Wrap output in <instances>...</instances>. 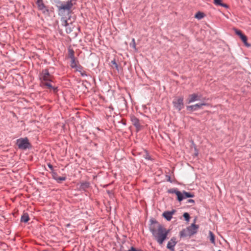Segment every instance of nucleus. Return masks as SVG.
Listing matches in <instances>:
<instances>
[{
  "instance_id": "nucleus-1",
  "label": "nucleus",
  "mask_w": 251,
  "mask_h": 251,
  "mask_svg": "<svg viewBox=\"0 0 251 251\" xmlns=\"http://www.w3.org/2000/svg\"><path fill=\"white\" fill-rule=\"evenodd\" d=\"M150 230L157 243L160 245L163 244L169 233V230L160 224L151 225L150 226Z\"/></svg>"
},
{
  "instance_id": "nucleus-2",
  "label": "nucleus",
  "mask_w": 251,
  "mask_h": 251,
  "mask_svg": "<svg viewBox=\"0 0 251 251\" xmlns=\"http://www.w3.org/2000/svg\"><path fill=\"white\" fill-rule=\"evenodd\" d=\"M74 0H69L66 2H60L57 5L59 15L61 16H65L66 15H69L71 12L74 3Z\"/></svg>"
},
{
  "instance_id": "nucleus-3",
  "label": "nucleus",
  "mask_w": 251,
  "mask_h": 251,
  "mask_svg": "<svg viewBox=\"0 0 251 251\" xmlns=\"http://www.w3.org/2000/svg\"><path fill=\"white\" fill-rule=\"evenodd\" d=\"M196 220L191 226H188L185 229H183L180 232V236L182 237L187 236H192L197 232L199 229V226L195 224Z\"/></svg>"
},
{
  "instance_id": "nucleus-4",
  "label": "nucleus",
  "mask_w": 251,
  "mask_h": 251,
  "mask_svg": "<svg viewBox=\"0 0 251 251\" xmlns=\"http://www.w3.org/2000/svg\"><path fill=\"white\" fill-rule=\"evenodd\" d=\"M40 79L41 82V85L43 86H46L49 89H55L50 83L51 81V76L47 70L42 71L40 75Z\"/></svg>"
},
{
  "instance_id": "nucleus-5",
  "label": "nucleus",
  "mask_w": 251,
  "mask_h": 251,
  "mask_svg": "<svg viewBox=\"0 0 251 251\" xmlns=\"http://www.w3.org/2000/svg\"><path fill=\"white\" fill-rule=\"evenodd\" d=\"M171 193H174L176 194L177 196V200L178 201H182L184 199L187 198H193L194 197V195L192 194L189 192H187L186 191H183L182 193L177 190H172L169 191Z\"/></svg>"
},
{
  "instance_id": "nucleus-6",
  "label": "nucleus",
  "mask_w": 251,
  "mask_h": 251,
  "mask_svg": "<svg viewBox=\"0 0 251 251\" xmlns=\"http://www.w3.org/2000/svg\"><path fill=\"white\" fill-rule=\"evenodd\" d=\"M16 144L19 149L22 150H26L30 147V143L26 137L17 139Z\"/></svg>"
},
{
  "instance_id": "nucleus-7",
  "label": "nucleus",
  "mask_w": 251,
  "mask_h": 251,
  "mask_svg": "<svg viewBox=\"0 0 251 251\" xmlns=\"http://www.w3.org/2000/svg\"><path fill=\"white\" fill-rule=\"evenodd\" d=\"M173 104L175 108L180 111L184 106L183 98L180 97L173 101Z\"/></svg>"
},
{
  "instance_id": "nucleus-8",
  "label": "nucleus",
  "mask_w": 251,
  "mask_h": 251,
  "mask_svg": "<svg viewBox=\"0 0 251 251\" xmlns=\"http://www.w3.org/2000/svg\"><path fill=\"white\" fill-rule=\"evenodd\" d=\"M38 8L39 10L41 11L44 14H48L49 10L45 6L42 0H37L36 2Z\"/></svg>"
},
{
  "instance_id": "nucleus-9",
  "label": "nucleus",
  "mask_w": 251,
  "mask_h": 251,
  "mask_svg": "<svg viewBox=\"0 0 251 251\" xmlns=\"http://www.w3.org/2000/svg\"><path fill=\"white\" fill-rule=\"evenodd\" d=\"M175 212L176 210L174 209L171 211H166L163 212L162 216L167 221H170Z\"/></svg>"
},
{
  "instance_id": "nucleus-10",
  "label": "nucleus",
  "mask_w": 251,
  "mask_h": 251,
  "mask_svg": "<svg viewBox=\"0 0 251 251\" xmlns=\"http://www.w3.org/2000/svg\"><path fill=\"white\" fill-rule=\"evenodd\" d=\"M130 120L132 122V124L136 128V129L139 130L140 129L141 126L139 123V120L138 118H137L134 115H132L130 116Z\"/></svg>"
},
{
  "instance_id": "nucleus-11",
  "label": "nucleus",
  "mask_w": 251,
  "mask_h": 251,
  "mask_svg": "<svg viewBox=\"0 0 251 251\" xmlns=\"http://www.w3.org/2000/svg\"><path fill=\"white\" fill-rule=\"evenodd\" d=\"M235 33L237 35H238L240 37L241 39L242 40V41L243 42V43L246 46H247V47L250 46V45L247 43V37L245 35L242 34V32H241V31L236 29L235 30Z\"/></svg>"
},
{
  "instance_id": "nucleus-12",
  "label": "nucleus",
  "mask_w": 251,
  "mask_h": 251,
  "mask_svg": "<svg viewBox=\"0 0 251 251\" xmlns=\"http://www.w3.org/2000/svg\"><path fill=\"white\" fill-rule=\"evenodd\" d=\"M176 244L175 238H172L170 241L168 242L167 247L168 249L172 251H174V247Z\"/></svg>"
},
{
  "instance_id": "nucleus-13",
  "label": "nucleus",
  "mask_w": 251,
  "mask_h": 251,
  "mask_svg": "<svg viewBox=\"0 0 251 251\" xmlns=\"http://www.w3.org/2000/svg\"><path fill=\"white\" fill-rule=\"evenodd\" d=\"M189 98L188 100V103H190L200 100V97L197 94L194 93L189 95Z\"/></svg>"
},
{
  "instance_id": "nucleus-14",
  "label": "nucleus",
  "mask_w": 251,
  "mask_h": 251,
  "mask_svg": "<svg viewBox=\"0 0 251 251\" xmlns=\"http://www.w3.org/2000/svg\"><path fill=\"white\" fill-rule=\"evenodd\" d=\"M213 3L216 6H220L226 9H228L229 8V6L227 4L223 3L222 0H213Z\"/></svg>"
},
{
  "instance_id": "nucleus-15",
  "label": "nucleus",
  "mask_w": 251,
  "mask_h": 251,
  "mask_svg": "<svg viewBox=\"0 0 251 251\" xmlns=\"http://www.w3.org/2000/svg\"><path fill=\"white\" fill-rule=\"evenodd\" d=\"M199 108H200L199 103L187 106V109L188 110L196 111Z\"/></svg>"
},
{
  "instance_id": "nucleus-16",
  "label": "nucleus",
  "mask_w": 251,
  "mask_h": 251,
  "mask_svg": "<svg viewBox=\"0 0 251 251\" xmlns=\"http://www.w3.org/2000/svg\"><path fill=\"white\" fill-rule=\"evenodd\" d=\"M29 220L27 213H24L21 217V221L24 223L27 222Z\"/></svg>"
},
{
  "instance_id": "nucleus-17",
  "label": "nucleus",
  "mask_w": 251,
  "mask_h": 251,
  "mask_svg": "<svg viewBox=\"0 0 251 251\" xmlns=\"http://www.w3.org/2000/svg\"><path fill=\"white\" fill-rule=\"evenodd\" d=\"M204 16L205 14L199 11L195 14V17L198 20H201L204 18Z\"/></svg>"
},
{
  "instance_id": "nucleus-18",
  "label": "nucleus",
  "mask_w": 251,
  "mask_h": 251,
  "mask_svg": "<svg viewBox=\"0 0 251 251\" xmlns=\"http://www.w3.org/2000/svg\"><path fill=\"white\" fill-rule=\"evenodd\" d=\"M53 178L58 183H60L62 181H64L66 179V177L65 176L57 177L53 176Z\"/></svg>"
},
{
  "instance_id": "nucleus-19",
  "label": "nucleus",
  "mask_w": 251,
  "mask_h": 251,
  "mask_svg": "<svg viewBox=\"0 0 251 251\" xmlns=\"http://www.w3.org/2000/svg\"><path fill=\"white\" fill-rule=\"evenodd\" d=\"M71 67L72 68H75V67H77V63L75 61V59H71Z\"/></svg>"
},
{
  "instance_id": "nucleus-20",
  "label": "nucleus",
  "mask_w": 251,
  "mask_h": 251,
  "mask_svg": "<svg viewBox=\"0 0 251 251\" xmlns=\"http://www.w3.org/2000/svg\"><path fill=\"white\" fill-rule=\"evenodd\" d=\"M65 26H66V31L67 32V33H70L71 32H72V30L71 29V27H68L67 26L69 25V24H68L67 21H65L64 22V25H63Z\"/></svg>"
},
{
  "instance_id": "nucleus-21",
  "label": "nucleus",
  "mask_w": 251,
  "mask_h": 251,
  "mask_svg": "<svg viewBox=\"0 0 251 251\" xmlns=\"http://www.w3.org/2000/svg\"><path fill=\"white\" fill-rule=\"evenodd\" d=\"M69 55L71 59L75 58L74 51L72 49L69 50Z\"/></svg>"
},
{
  "instance_id": "nucleus-22",
  "label": "nucleus",
  "mask_w": 251,
  "mask_h": 251,
  "mask_svg": "<svg viewBox=\"0 0 251 251\" xmlns=\"http://www.w3.org/2000/svg\"><path fill=\"white\" fill-rule=\"evenodd\" d=\"M192 145L194 148V151H195V155L196 156H197L199 154V151L197 149V147H196V145L195 144L194 142L193 141L192 142Z\"/></svg>"
},
{
  "instance_id": "nucleus-23",
  "label": "nucleus",
  "mask_w": 251,
  "mask_h": 251,
  "mask_svg": "<svg viewBox=\"0 0 251 251\" xmlns=\"http://www.w3.org/2000/svg\"><path fill=\"white\" fill-rule=\"evenodd\" d=\"M209 235H210V240L211 243H215V236L213 234V233L211 231H209Z\"/></svg>"
},
{
  "instance_id": "nucleus-24",
  "label": "nucleus",
  "mask_w": 251,
  "mask_h": 251,
  "mask_svg": "<svg viewBox=\"0 0 251 251\" xmlns=\"http://www.w3.org/2000/svg\"><path fill=\"white\" fill-rule=\"evenodd\" d=\"M183 217L184 218L185 220L187 222H188L189 221V220H190V215L189 214L187 213V212H185L183 214Z\"/></svg>"
},
{
  "instance_id": "nucleus-25",
  "label": "nucleus",
  "mask_w": 251,
  "mask_h": 251,
  "mask_svg": "<svg viewBox=\"0 0 251 251\" xmlns=\"http://www.w3.org/2000/svg\"><path fill=\"white\" fill-rule=\"evenodd\" d=\"M111 63H112L115 66V68L117 70H119V66L117 63L116 62L115 59H114L112 61H111Z\"/></svg>"
},
{
  "instance_id": "nucleus-26",
  "label": "nucleus",
  "mask_w": 251,
  "mask_h": 251,
  "mask_svg": "<svg viewBox=\"0 0 251 251\" xmlns=\"http://www.w3.org/2000/svg\"><path fill=\"white\" fill-rule=\"evenodd\" d=\"M76 69V71L79 72H81V71L82 70V67L80 65H77V67L75 68Z\"/></svg>"
},
{
  "instance_id": "nucleus-27",
  "label": "nucleus",
  "mask_w": 251,
  "mask_h": 251,
  "mask_svg": "<svg viewBox=\"0 0 251 251\" xmlns=\"http://www.w3.org/2000/svg\"><path fill=\"white\" fill-rule=\"evenodd\" d=\"M80 75L82 76H87V75L86 73V72L84 71H81V72H80Z\"/></svg>"
},
{
  "instance_id": "nucleus-28",
  "label": "nucleus",
  "mask_w": 251,
  "mask_h": 251,
  "mask_svg": "<svg viewBox=\"0 0 251 251\" xmlns=\"http://www.w3.org/2000/svg\"><path fill=\"white\" fill-rule=\"evenodd\" d=\"M132 47L136 49V44H135V39L134 38H133L132 39Z\"/></svg>"
},
{
  "instance_id": "nucleus-29",
  "label": "nucleus",
  "mask_w": 251,
  "mask_h": 251,
  "mask_svg": "<svg viewBox=\"0 0 251 251\" xmlns=\"http://www.w3.org/2000/svg\"><path fill=\"white\" fill-rule=\"evenodd\" d=\"M200 105V108H201L202 106H208L209 105L208 103H199Z\"/></svg>"
},
{
  "instance_id": "nucleus-30",
  "label": "nucleus",
  "mask_w": 251,
  "mask_h": 251,
  "mask_svg": "<svg viewBox=\"0 0 251 251\" xmlns=\"http://www.w3.org/2000/svg\"><path fill=\"white\" fill-rule=\"evenodd\" d=\"M81 186L84 188H87L89 187V183H82L81 184Z\"/></svg>"
},
{
  "instance_id": "nucleus-31",
  "label": "nucleus",
  "mask_w": 251,
  "mask_h": 251,
  "mask_svg": "<svg viewBox=\"0 0 251 251\" xmlns=\"http://www.w3.org/2000/svg\"><path fill=\"white\" fill-rule=\"evenodd\" d=\"M128 251H143L141 250H137L135 248L132 247L130 249L128 250Z\"/></svg>"
},
{
  "instance_id": "nucleus-32",
  "label": "nucleus",
  "mask_w": 251,
  "mask_h": 251,
  "mask_svg": "<svg viewBox=\"0 0 251 251\" xmlns=\"http://www.w3.org/2000/svg\"><path fill=\"white\" fill-rule=\"evenodd\" d=\"M48 166L49 167V168H50L51 170H52L53 169V167H52V166L50 164H48Z\"/></svg>"
},
{
  "instance_id": "nucleus-33",
  "label": "nucleus",
  "mask_w": 251,
  "mask_h": 251,
  "mask_svg": "<svg viewBox=\"0 0 251 251\" xmlns=\"http://www.w3.org/2000/svg\"><path fill=\"white\" fill-rule=\"evenodd\" d=\"M194 201L192 199H190L188 200V202L189 203H194Z\"/></svg>"
}]
</instances>
